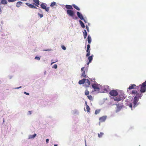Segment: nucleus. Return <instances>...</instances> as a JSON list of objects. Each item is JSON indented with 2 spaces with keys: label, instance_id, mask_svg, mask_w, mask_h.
<instances>
[{
  "label": "nucleus",
  "instance_id": "2f4dec72",
  "mask_svg": "<svg viewBox=\"0 0 146 146\" xmlns=\"http://www.w3.org/2000/svg\"><path fill=\"white\" fill-rule=\"evenodd\" d=\"M88 98L90 100H93L92 97V96L91 95H89L88 96Z\"/></svg>",
  "mask_w": 146,
  "mask_h": 146
},
{
  "label": "nucleus",
  "instance_id": "c756f323",
  "mask_svg": "<svg viewBox=\"0 0 146 146\" xmlns=\"http://www.w3.org/2000/svg\"><path fill=\"white\" fill-rule=\"evenodd\" d=\"M87 53L86 54V56L88 57V56L90 55V50H89L88 52H87Z\"/></svg>",
  "mask_w": 146,
  "mask_h": 146
},
{
  "label": "nucleus",
  "instance_id": "4468645a",
  "mask_svg": "<svg viewBox=\"0 0 146 146\" xmlns=\"http://www.w3.org/2000/svg\"><path fill=\"white\" fill-rule=\"evenodd\" d=\"M23 5V3L21 1H19L17 3L16 6L17 7H20Z\"/></svg>",
  "mask_w": 146,
  "mask_h": 146
},
{
  "label": "nucleus",
  "instance_id": "39448f33",
  "mask_svg": "<svg viewBox=\"0 0 146 146\" xmlns=\"http://www.w3.org/2000/svg\"><path fill=\"white\" fill-rule=\"evenodd\" d=\"M117 92L115 90H113L110 92V95L113 96H116L118 95Z\"/></svg>",
  "mask_w": 146,
  "mask_h": 146
},
{
  "label": "nucleus",
  "instance_id": "dca6fc26",
  "mask_svg": "<svg viewBox=\"0 0 146 146\" xmlns=\"http://www.w3.org/2000/svg\"><path fill=\"white\" fill-rule=\"evenodd\" d=\"M85 104L87 111L88 112L90 113V109L89 106L87 105L86 102H85Z\"/></svg>",
  "mask_w": 146,
  "mask_h": 146
},
{
  "label": "nucleus",
  "instance_id": "49530a36",
  "mask_svg": "<svg viewBox=\"0 0 146 146\" xmlns=\"http://www.w3.org/2000/svg\"><path fill=\"white\" fill-rule=\"evenodd\" d=\"M24 93L25 94L27 95H29V93L26 92H25Z\"/></svg>",
  "mask_w": 146,
  "mask_h": 146
},
{
  "label": "nucleus",
  "instance_id": "8fccbe9b",
  "mask_svg": "<svg viewBox=\"0 0 146 146\" xmlns=\"http://www.w3.org/2000/svg\"><path fill=\"white\" fill-rule=\"evenodd\" d=\"M21 86H20V87H19L17 88H17V89H19V88H21Z\"/></svg>",
  "mask_w": 146,
  "mask_h": 146
},
{
  "label": "nucleus",
  "instance_id": "ddd939ff",
  "mask_svg": "<svg viewBox=\"0 0 146 146\" xmlns=\"http://www.w3.org/2000/svg\"><path fill=\"white\" fill-rule=\"evenodd\" d=\"M93 55H92L89 56L88 58V59L89 60V62L87 64L88 65L90 63L93 59Z\"/></svg>",
  "mask_w": 146,
  "mask_h": 146
},
{
  "label": "nucleus",
  "instance_id": "9d476101",
  "mask_svg": "<svg viewBox=\"0 0 146 146\" xmlns=\"http://www.w3.org/2000/svg\"><path fill=\"white\" fill-rule=\"evenodd\" d=\"M106 119V116H103L102 117H100L99 118V120L100 121V122H102L105 121Z\"/></svg>",
  "mask_w": 146,
  "mask_h": 146
},
{
  "label": "nucleus",
  "instance_id": "b1692460",
  "mask_svg": "<svg viewBox=\"0 0 146 146\" xmlns=\"http://www.w3.org/2000/svg\"><path fill=\"white\" fill-rule=\"evenodd\" d=\"M72 5L73 7H74V8L76 10L78 11H79L80 10V8L77 6H76L75 5L73 4Z\"/></svg>",
  "mask_w": 146,
  "mask_h": 146
},
{
  "label": "nucleus",
  "instance_id": "393cba45",
  "mask_svg": "<svg viewBox=\"0 0 146 146\" xmlns=\"http://www.w3.org/2000/svg\"><path fill=\"white\" fill-rule=\"evenodd\" d=\"M104 135V133L103 132H100V133H98V137H101Z\"/></svg>",
  "mask_w": 146,
  "mask_h": 146
},
{
  "label": "nucleus",
  "instance_id": "ea45409f",
  "mask_svg": "<svg viewBox=\"0 0 146 146\" xmlns=\"http://www.w3.org/2000/svg\"><path fill=\"white\" fill-rule=\"evenodd\" d=\"M53 60H51V61L52 62V63L51 64V65H52V64H54V63L56 62L57 61V60H56V61H55L54 62H53Z\"/></svg>",
  "mask_w": 146,
  "mask_h": 146
},
{
  "label": "nucleus",
  "instance_id": "20e7f679",
  "mask_svg": "<svg viewBox=\"0 0 146 146\" xmlns=\"http://www.w3.org/2000/svg\"><path fill=\"white\" fill-rule=\"evenodd\" d=\"M46 4L45 3H42L40 5L41 7L44 9H45L46 11L48 12L49 10V7H47Z\"/></svg>",
  "mask_w": 146,
  "mask_h": 146
},
{
  "label": "nucleus",
  "instance_id": "7c9ffc66",
  "mask_svg": "<svg viewBox=\"0 0 146 146\" xmlns=\"http://www.w3.org/2000/svg\"><path fill=\"white\" fill-rule=\"evenodd\" d=\"M56 5V3L55 2L52 3L50 5L51 7H53Z\"/></svg>",
  "mask_w": 146,
  "mask_h": 146
},
{
  "label": "nucleus",
  "instance_id": "f8f14e48",
  "mask_svg": "<svg viewBox=\"0 0 146 146\" xmlns=\"http://www.w3.org/2000/svg\"><path fill=\"white\" fill-rule=\"evenodd\" d=\"M77 14L79 18L81 20L84 19L82 15L79 12H77Z\"/></svg>",
  "mask_w": 146,
  "mask_h": 146
},
{
  "label": "nucleus",
  "instance_id": "f257e3e1",
  "mask_svg": "<svg viewBox=\"0 0 146 146\" xmlns=\"http://www.w3.org/2000/svg\"><path fill=\"white\" fill-rule=\"evenodd\" d=\"M129 94L133 96H135L133 100V107L134 108L136 107L139 103L138 102L139 99H141L143 96L142 93H138L137 91L136 90H132L129 92Z\"/></svg>",
  "mask_w": 146,
  "mask_h": 146
},
{
  "label": "nucleus",
  "instance_id": "5701e85b",
  "mask_svg": "<svg viewBox=\"0 0 146 146\" xmlns=\"http://www.w3.org/2000/svg\"><path fill=\"white\" fill-rule=\"evenodd\" d=\"M79 22L80 23V24L81 26V27L83 28H85V25L84 23L83 22L81 21V20H80Z\"/></svg>",
  "mask_w": 146,
  "mask_h": 146
},
{
  "label": "nucleus",
  "instance_id": "1a4fd4ad",
  "mask_svg": "<svg viewBox=\"0 0 146 146\" xmlns=\"http://www.w3.org/2000/svg\"><path fill=\"white\" fill-rule=\"evenodd\" d=\"M25 4L30 8L32 9H37L36 7L33 5L27 3H26Z\"/></svg>",
  "mask_w": 146,
  "mask_h": 146
},
{
  "label": "nucleus",
  "instance_id": "3c124183",
  "mask_svg": "<svg viewBox=\"0 0 146 146\" xmlns=\"http://www.w3.org/2000/svg\"><path fill=\"white\" fill-rule=\"evenodd\" d=\"M83 20H84V22L85 23H86V20H85V19H84Z\"/></svg>",
  "mask_w": 146,
  "mask_h": 146
},
{
  "label": "nucleus",
  "instance_id": "603ef678",
  "mask_svg": "<svg viewBox=\"0 0 146 146\" xmlns=\"http://www.w3.org/2000/svg\"><path fill=\"white\" fill-rule=\"evenodd\" d=\"M54 146H57V145L55 144L54 145Z\"/></svg>",
  "mask_w": 146,
  "mask_h": 146
},
{
  "label": "nucleus",
  "instance_id": "f704fd0d",
  "mask_svg": "<svg viewBox=\"0 0 146 146\" xmlns=\"http://www.w3.org/2000/svg\"><path fill=\"white\" fill-rule=\"evenodd\" d=\"M35 59L36 60H40V58L39 57L36 56L35 57Z\"/></svg>",
  "mask_w": 146,
  "mask_h": 146
},
{
  "label": "nucleus",
  "instance_id": "bb28decb",
  "mask_svg": "<svg viewBox=\"0 0 146 146\" xmlns=\"http://www.w3.org/2000/svg\"><path fill=\"white\" fill-rule=\"evenodd\" d=\"M100 110L99 109L96 110L95 111V114L96 115L99 113L100 112Z\"/></svg>",
  "mask_w": 146,
  "mask_h": 146
},
{
  "label": "nucleus",
  "instance_id": "cd10ccee",
  "mask_svg": "<svg viewBox=\"0 0 146 146\" xmlns=\"http://www.w3.org/2000/svg\"><path fill=\"white\" fill-rule=\"evenodd\" d=\"M90 44H88L87 46V50H86V52H88L89 50H90Z\"/></svg>",
  "mask_w": 146,
  "mask_h": 146
},
{
  "label": "nucleus",
  "instance_id": "2eb2a0df",
  "mask_svg": "<svg viewBox=\"0 0 146 146\" xmlns=\"http://www.w3.org/2000/svg\"><path fill=\"white\" fill-rule=\"evenodd\" d=\"M85 81V79H83L82 80H79L78 82V83L79 84H84V83Z\"/></svg>",
  "mask_w": 146,
  "mask_h": 146
},
{
  "label": "nucleus",
  "instance_id": "4be33fe9",
  "mask_svg": "<svg viewBox=\"0 0 146 146\" xmlns=\"http://www.w3.org/2000/svg\"><path fill=\"white\" fill-rule=\"evenodd\" d=\"M88 40L89 44H90L91 42L92 39L90 35H88Z\"/></svg>",
  "mask_w": 146,
  "mask_h": 146
},
{
  "label": "nucleus",
  "instance_id": "9b49d317",
  "mask_svg": "<svg viewBox=\"0 0 146 146\" xmlns=\"http://www.w3.org/2000/svg\"><path fill=\"white\" fill-rule=\"evenodd\" d=\"M33 1L34 3L33 4L35 5H35L38 7V5H40V2L39 0H33Z\"/></svg>",
  "mask_w": 146,
  "mask_h": 146
},
{
  "label": "nucleus",
  "instance_id": "72a5a7b5",
  "mask_svg": "<svg viewBox=\"0 0 146 146\" xmlns=\"http://www.w3.org/2000/svg\"><path fill=\"white\" fill-rule=\"evenodd\" d=\"M129 106L130 108H131V110H132V103L129 104Z\"/></svg>",
  "mask_w": 146,
  "mask_h": 146
},
{
  "label": "nucleus",
  "instance_id": "423d86ee",
  "mask_svg": "<svg viewBox=\"0 0 146 146\" xmlns=\"http://www.w3.org/2000/svg\"><path fill=\"white\" fill-rule=\"evenodd\" d=\"M92 87L94 89V91H99L100 90V88L99 87L98 84H93L92 85Z\"/></svg>",
  "mask_w": 146,
  "mask_h": 146
},
{
  "label": "nucleus",
  "instance_id": "864d4df0",
  "mask_svg": "<svg viewBox=\"0 0 146 146\" xmlns=\"http://www.w3.org/2000/svg\"><path fill=\"white\" fill-rule=\"evenodd\" d=\"M4 119H3V122H4Z\"/></svg>",
  "mask_w": 146,
  "mask_h": 146
},
{
  "label": "nucleus",
  "instance_id": "c85d7f7f",
  "mask_svg": "<svg viewBox=\"0 0 146 146\" xmlns=\"http://www.w3.org/2000/svg\"><path fill=\"white\" fill-rule=\"evenodd\" d=\"M89 92L88 90H86L85 91V95L87 96L89 94Z\"/></svg>",
  "mask_w": 146,
  "mask_h": 146
},
{
  "label": "nucleus",
  "instance_id": "6e6d98bb",
  "mask_svg": "<svg viewBox=\"0 0 146 146\" xmlns=\"http://www.w3.org/2000/svg\"><path fill=\"white\" fill-rule=\"evenodd\" d=\"M1 4V3L0 2V5Z\"/></svg>",
  "mask_w": 146,
  "mask_h": 146
},
{
  "label": "nucleus",
  "instance_id": "412c9836",
  "mask_svg": "<svg viewBox=\"0 0 146 146\" xmlns=\"http://www.w3.org/2000/svg\"><path fill=\"white\" fill-rule=\"evenodd\" d=\"M1 4L3 5L7 4V1L6 0H1V2H0Z\"/></svg>",
  "mask_w": 146,
  "mask_h": 146
},
{
  "label": "nucleus",
  "instance_id": "aec40b11",
  "mask_svg": "<svg viewBox=\"0 0 146 146\" xmlns=\"http://www.w3.org/2000/svg\"><path fill=\"white\" fill-rule=\"evenodd\" d=\"M84 31L83 32V35L84 36V38L85 39L87 35V33L85 30H84Z\"/></svg>",
  "mask_w": 146,
  "mask_h": 146
},
{
  "label": "nucleus",
  "instance_id": "a18cd8bd",
  "mask_svg": "<svg viewBox=\"0 0 146 146\" xmlns=\"http://www.w3.org/2000/svg\"><path fill=\"white\" fill-rule=\"evenodd\" d=\"M49 139H46V142L47 143H48L49 142Z\"/></svg>",
  "mask_w": 146,
  "mask_h": 146
},
{
  "label": "nucleus",
  "instance_id": "473e14b6",
  "mask_svg": "<svg viewBox=\"0 0 146 146\" xmlns=\"http://www.w3.org/2000/svg\"><path fill=\"white\" fill-rule=\"evenodd\" d=\"M9 2H13L16 1L17 0H7Z\"/></svg>",
  "mask_w": 146,
  "mask_h": 146
},
{
  "label": "nucleus",
  "instance_id": "a19ab883",
  "mask_svg": "<svg viewBox=\"0 0 146 146\" xmlns=\"http://www.w3.org/2000/svg\"><path fill=\"white\" fill-rule=\"evenodd\" d=\"M33 138H34L33 137L32 135H30L29 137V139Z\"/></svg>",
  "mask_w": 146,
  "mask_h": 146
},
{
  "label": "nucleus",
  "instance_id": "e433bc0d",
  "mask_svg": "<svg viewBox=\"0 0 146 146\" xmlns=\"http://www.w3.org/2000/svg\"><path fill=\"white\" fill-rule=\"evenodd\" d=\"M57 65L56 64H54L53 66V68H55V69L57 68Z\"/></svg>",
  "mask_w": 146,
  "mask_h": 146
},
{
  "label": "nucleus",
  "instance_id": "f03ea898",
  "mask_svg": "<svg viewBox=\"0 0 146 146\" xmlns=\"http://www.w3.org/2000/svg\"><path fill=\"white\" fill-rule=\"evenodd\" d=\"M140 87V93H144L146 91V81L143 83L141 85L140 84L139 86Z\"/></svg>",
  "mask_w": 146,
  "mask_h": 146
},
{
  "label": "nucleus",
  "instance_id": "79ce46f5",
  "mask_svg": "<svg viewBox=\"0 0 146 146\" xmlns=\"http://www.w3.org/2000/svg\"><path fill=\"white\" fill-rule=\"evenodd\" d=\"M50 50H51L49 49H46V50H43V51H50Z\"/></svg>",
  "mask_w": 146,
  "mask_h": 146
},
{
  "label": "nucleus",
  "instance_id": "a878e982",
  "mask_svg": "<svg viewBox=\"0 0 146 146\" xmlns=\"http://www.w3.org/2000/svg\"><path fill=\"white\" fill-rule=\"evenodd\" d=\"M85 72V71H83V72H82V75H81V76L82 77H86V75Z\"/></svg>",
  "mask_w": 146,
  "mask_h": 146
},
{
  "label": "nucleus",
  "instance_id": "37998d69",
  "mask_svg": "<svg viewBox=\"0 0 146 146\" xmlns=\"http://www.w3.org/2000/svg\"><path fill=\"white\" fill-rule=\"evenodd\" d=\"M36 134H35L34 135H32L33 137L34 138L36 136Z\"/></svg>",
  "mask_w": 146,
  "mask_h": 146
},
{
  "label": "nucleus",
  "instance_id": "c03bdc74",
  "mask_svg": "<svg viewBox=\"0 0 146 146\" xmlns=\"http://www.w3.org/2000/svg\"><path fill=\"white\" fill-rule=\"evenodd\" d=\"M84 67H82L81 68V71L82 72H83V71H84Z\"/></svg>",
  "mask_w": 146,
  "mask_h": 146
},
{
  "label": "nucleus",
  "instance_id": "4c0bfd02",
  "mask_svg": "<svg viewBox=\"0 0 146 146\" xmlns=\"http://www.w3.org/2000/svg\"><path fill=\"white\" fill-rule=\"evenodd\" d=\"M38 15L40 17V18H42L43 17V15L42 14L38 13Z\"/></svg>",
  "mask_w": 146,
  "mask_h": 146
},
{
  "label": "nucleus",
  "instance_id": "5fc2aeb1",
  "mask_svg": "<svg viewBox=\"0 0 146 146\" xmlns=\"http://www.w3.org/2000/svg\"><path fill=\"white\" fill-rule=\"evenodd\" d=\"M84 110H85V111H86V110H85V108H84Z\"/></svg>",
  "mask_w": 146,
  "mask_h": 146
},
{
  "label": "nucleus",
  "instance_id": "de8ad7c7",
  "mask_svg": "<svg viewBox=\"0 0 146 146\" xmlns=\"http://www.w3.org/2000/svg\"><path fill=\"white\" fill-rule=\"evenodd\" d=\"M28 112H29V114H31V113H32L31 111H29Z\"/></svg>",
  "mask_w": 146,
  "mask_h": 146
},
{
  "label": "nucleus",
  "instance_id": "09e8293b",
  "mask_svg": "<svg viewBox=\"0 0 146 146\" xmlns=\"http://www.w3.org/2000/svg\"><path fill=\"white\" fill-rule=\"evenodd\" d=\"M22 1H26L27 0H21Z\"/></svg>",
  "mask_w": 146,
  "mask_h": 146
},
{
  "label": "nucleus",
  "instance_id": "6e6552de",
  "mask_svg": "<svg viewBox=\"0 0 146 146\" xmlns=\"http://www.w3.org/2000/svg\"><path fill=\"white\" fill-rule=\"evenodd\" d=\"M138 86H137L136 85L134 84H131L130 86H129L128 88V89L131 90L133 89H134L136 88V87H138Z\"/></svg>",
  "mask_w": 146,
  "mask_h": 146
},
{
  "label": "nucleus",
  "instance_id": "58836bf2",
  "mask_svg": "<svg viewBox=\"0 0 146 146\" xmlns=\"http://www.w3.org/2000/svg\"><path fill=\"white\" fill-rule=\"evenodd\" d=\"M86 27L87 30V31L89 32V27L87 25L86 26Z\"/></svg>",
  "mask_w": 146,
  "mask_h": 146
},
{
  "label": "nucleus",
  "instance_id": "7ed1b4c3",
  "mask_svg": "<svg viewBox=\"0 0 146 146\" xmlns=\"http://www.w3.org/2000/svg\"><path fill=\"white\" fill-rule=\"evenodd\" d=\"M67 14L70 17H71L73 18L74 19H76L77 17H76L74 18V13L73 11L70 9H68L66 11Z\"/></svg>",
  "mask_w": 146,
  "mask_h": 146
},
{
  "label": "nucleus",
  "instance_id": "0eeeda50",
  "mask_svg": "<svg viewBox=\"0 0 146 146\" xmlns=\"http://www.w3.org/2000/svg\"><path fill=\"white\" fill-rule=\"evenodd\" d=\"M90 84V82L88 79H85V81L84 83V86L86 87H88Z\"/></svg>",
  "mask_w": 146,
  "mask_h": 146
},
{
  "label": "nucleus",
  "instance_id": "a211bd4d",
  "mask_svg": "<svg viewBox=\"0 0 146 146\" xmlns=\"http://www.w3.org/2000/svg\"><path fill=\"white\" fill-rule=\"evenodd\" d=\"M115 105L117 106V111H119L121 109V108L122 107L121 106H119V105L117 104H115Z\"/></svg>",
  "mask_w": 146,
  "mask_h": 146
},
{
  "label": "nucleus",
  "instance_id": "f3484780",
  "mask_svg": "<svg viewBox=\"0 0 146 146\" xmlns=\"http://www.w3.org/2000/svg\"><path fill=\"white\" fill-rule=\"evenodd\" d=\"M66 8L69 9H73V7L71 5H66L65 6Z\"/></svg>",
  "mask_w": 146,
  "mask_h": 146
},
{
  "label": "nucleus",
  "instance_id": "6ab92c4d",
  "mask_svg": "<svg viewBox=\"0 0 146 146\" xmlns=\"http://www.w3.org/2000/svg\"><path fill=\"white\" fill-rule=\"evenodd\" d=\"M114 100L116 101H119L121 100V97H116L114 98Z\"/></svg>",
  "mask_w": 146,
  "mask_h": 146
},
{
  "label": "nucleus",
  "instance_id": "c9c22d12",
  "mask_svg": "<svg viewBox=\"0 0 146 146\" xmlns=\"http://www.w3.org/2000/svg\"><path fill=\"white\" fill-rule=\"evenodd\" d=\"M61 47H62V49H63V50H65L66 49V47L64 45L62 46Z\"/></svg>",
  "mask_w": 146,
  "mask_h": 146
}]
</instances>
